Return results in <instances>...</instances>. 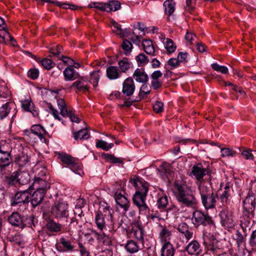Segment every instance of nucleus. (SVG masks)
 Returning a JSON list of instances; mask_svg holds the SVG:
<instances>
[{"instance_id":"nucleus-53","label":"nucleus","mask_w":256,"mask_h":256,"mask_svg":"<svg viewBox=\"0 0 256 256\" xmlns=\"http://www.w3.org/2000/svg\"><path fill=\"white\" fill-rule=\"evenodd\" d=\"M222 156H234L236 154V152L232 149L229 148H222L221 149Z\"/></svg>"},{"instance_id":"nucleus-3","label":"nucleus","mask_w":256,"mask_h":256,"mask_svg":"<svg viewBox=\"0 0 256 256\" xmlns=\"http://www.w3.org/2000/svg\"><path fill=\"white\" fill-rule=\"evenodd\" d=\"M130 182L136 188V192L132 200L141 212H146L148 208L146 203V199L148 191V184L140 177L130 178Z\"/></svg>"},{"instance_id":"nucleus-29","label":"nucleus","mask_w":256,"mask_h":256,"mask_svg":"<svg viewBox=\"0 0 256 256\" xmlns=\"http://www.w3.org/2000/svg\"><path fill=\"white\" fill-rule=\"evenodd\" d=\"M34 104L32 103L30 100H25L22 101V108L24 110L29 112L32 113L34 117L38 116V113L36 110L34 108Z\"/></svg>"},{"instance_id":"nucleus-62","label":"nucleus","mask_w":256,"mask_h":256,"mask_svg":"<svg viewBox=\"0 0 256 256\" xmlns=\"http://www.w3.org/2000/svg\"><path fill=\"white\" fill-rule=\"evenodd\" d=\"M79 251L81 256H90V252L87 250L83 244L80 242L78 243Z\"/></svg>"},{"instance_id":"nucleus-63","label":"nucleus","mask_w":256,"mask_h":256,"mask_svg":"<svg viewBox=\"0 0 256 256\" xmlns=\"http://www.w3.org/2000/svg\"><path fill=\"white\" fill-rule=\"evenodd\" d=\"M249 244L253 248H256V229L250 234Z\"/></svg>"},{"instance_id":"nucleus-13","label":"nucleus","mask_w":256,"mask_h":256,"mask_svg":"<svg viewBox=\"0 0 256 256\" xmlns=\"http://www.w3.org/2000/svg\"><path fill=\"white\" fill-rule=\"evenodd\" d=\"M30 194L28 190L17 192L14 196L12 197L10 200V204L12 206H15L18 204H25L30 202Z\"/></svg>"},{"instance_id":"nucleus-26","label":"nucleus","mask_w":256,"mask_h":256,"mask_svg":"<svg viewBox=\"0 0 256 256\" xmlns=\"http://www.w3.org/2000/svg\"><path fill=\"white\" fill-rule=\"evenodd\" d=\"M135 80L140 83H147L148 76L144 69L136 68L132 75Z\"/></svg>"},{"instance_id":"nucleus-7","label":"nucleus","mask_w":256,"mask_h":256,"mask_svg":"<svg viewBox=\"0 0 256 256\" xmlns=\"http://www.w3.org/2000/svg\"><path fill=\"white\" fill-rule=\"evenodd\" d=\"M50 213L58 220L67 218L69 214L68 204L62 200L56 202L51 208Z\"/></svg>"},{"instance_id":"nucleus-14","label":"nucleus","mask_w":256,"mask_h":256,"mask_svg":"<svg viewBox=\"0 0 256 256\" xmlns=\"http://www.w3.org/2000/svg\"><path fill=\"white\" fill-rule=\"evenodd\" d=\"M218 215L222 226L231 228L234 226V220L232 213L228 208L220 210Z\"/></svg>"},{"instance_id":"nucleus-51","label":"nucleus","mask_w":256,"mask_h":256,"mask_svg":"<svg viewBox=\"0 0 256 256\" xmlns=\"http://www.w3.org/2000/svg\"><path fill=\"white\" fill-rule=\"evenodd\" d=\"M20 235L19 234H16L8 237V241L10 242L16 244L18 246H20L22 244V241L20 240Z\"/></svg>"},{"instance_id":"nucleus-6","label":"nucleus","mask_w":256,"mask_h":256,"mask_svg":"<svg viewBox=\"0 0 256 256\" xmlns=\"http://www.w3.org/2000/svg\"><path fill=\"white\" fill-rule=\"evenodd\" d=\"M192 221L196 228H198L201 225L208 226L212 230H214L216 228L212 217L208 212H204L202 210H196L193 212Z\"/></svg>"},{"instance_id":"nucleus-15","label":"nucleus","mask_w":256,"mask_h":256,"mask_svg":"<svg viewBox=\"0 0 256 256\" xmlns=\"http://www.w3.org/2000/svg\"><path fill=\"white\" fill-rule=\"evenodd\" d=\"M115 232H116L101 231L99 232L96 230H92V233L96 238L98 242L106 246L112 245V240L110 237V234H112Z\"/></svg>"},{"instance_id":"nucleus-28","label":"nucleus","mask_w":256,"mask_h":256,"mask_svg":"<svg viewBox=\"0 0 256 256\" xmlns=\"http://www.w3.org/2000/svg\"><path fill=\"white\" fill-rule=\"evenodd\" d=\"M176 250L170 242L162 244L160 250L161 256H174Z\"/></svg>"},{"instance_id":"nucleus-43","label":"nucleus","mask_w":256,"mask_h":256,"mask_svg":"<svg viewBox=\"0 0 256 256\" xmlns=\"http://www.w3.org/2000/svg\"><path fill=\"white\" fill-rule=\"evenodd\" d=\"M90 134H88L86 129H82L74 134V138L75 140H87L89 138Z\"/></svg>"},{"instance_id":"nucleus-44","label":"nucleus","mask_w":256,"mask_h":256,"mask_svg":"<svg viewBox=\"0 0 256 256\" xmlns=\"http://www.w3.org/2000/svg\"><path fill=\"white\" fill-rule=\"evenodd\" d=\"M58 105L60 110V113L63 116H66V114H68V111L69 110L64 100V99L60 98L57 100Z\"/></svg>"},{"instance_id":"nucleus-49","label":"nucleus","mask_w":256,"mask_h":256,"mask_svg":"<svg viewBox=\"0 0 256 256\" xmlns=\"http://www.w3.org/2000/svg\"><path fill=\"white\" fill-rule=\"evenodd\" d=\"M99 71H94L91 73L90 82L92 84L94 87L98 86L100 78Z\"/></svg>"},{"instance_id":"nucleus-33","label":"nucleus","mask_w":256,"mask_h":256,"mask_svg":"<svg viewBox=\"0 0 256 256\" xmlns=\"http://www.w3.org/2000/svg\"><path fill=\"white\" fill-rule=\"evenodd\" d=\"M10 162L11 158L10 153L0 148V167L8 166Z\"/></svg>"},{"instance_id":"nucleus-36","label":"nucleus","mask_w":256,"mask_h":256,"mask_svg":"<svg viewBox=\"0 0 256 256\" xmlns=\"http://www.w3.org/2000/svg\"><path fill=\"white\" fill-rule=\"evenodd\" d=\"M165 14L168 16L172 15L175 10V2L173 0H166L163 4Z\"/></svg>"},{"instance_id":"nucleus-61","label":"nucleus","mask_w":256,"mask_h":256,"mask_svg":"<svg viewBox=\"0 0 256 256\" xmlns=\"http://www.w3.org/2000/svg\"><path fill=\"white\" fill-rule=\"evenodd\" d=\"M230 196V192L227 190H224L220 196L221 202L224 205L227 204L228 198Z\"/></svg>"},{"instance_id":"nucleus-18","label":"nucleus","mask_w":256,"mask_h":256,"mask_svg":"<svg viewBox=\"0 0 256 256\" xmlns=\"http://www.w3.org/2000/svg\"><path fill=\"white\" fill-rule=\"evenodd\" d=\"M23 216L18 212H14L8 216V222L12 226L22 229Z\"/></svg>"},{"instance_id":"nucleus-19","label":"nucleus","mask_w":256,"mask_h":256,"mask_svg":"<svg viewBox=\"0 0 256 256\" xmlns=\"http://www.w3.org/2000/svg\"><path fill=\"white\" fill-rule=\"evenodd\" d=\"M135 88L133 78L132 77L128 78L123 82L122 92L126 96H130L134 94Z\"/></svg>"},{"instance_id":"nucleus-60","label":"nucleus","mask_w":256,"mask_h":256,"mask_svg":"<svg viewBox=\"0 0 256 256\" xmlns=\"http://www.w3.org/2000/svg\"><path fill=\"white\" fill-rule=\"evenodd\" d=\"M39 76V71L36 68H31L28 72V76L32 80L36 79Z\"/></svg>"},{"instance_id":"nucleus-40","label":"nucleus","mask_w":256,"mask_h":256,"mask_svg":"<svg viewBox=\"0 0 256 256\" xmlns=\"http://www.w3.org/2000/svg\"><path fill=\"white\" fill-rule=\"evenodd\" d=\"M37 184L39 186H38L36 188H42L43 190L46 191V188H50L49 184L40 177H34V184L36 186Z\"/></svg>"},{"instance_id":"nucleus-58","label":"nucleus","mask_w":256,"mask_h":256,"mask_svg":"<svg viewBox=\"0 0 256 256\" xmlns=\"http://www.w3.org/2000/svg\"><path fill=\"white\" fill-rule=\"evenodd\" d=\"M105 4L104 2H94L88 5L90 8H95L101 11H105Z\"/></svg>"},{"instance_id":"nucleus-5","label":"nucleus","mask_w":256,"mask_h":256,"mask_svg":"<svg viewBox=\"0 0 256 256\" xmlns=\"http://www.w3.org/2000/svg\"><path fill=\"white\" fill-rule=\"evenodd\" d=\"M63 74L64 76V80L66 81H72L79 78L78 80L72 84V86L76 87L80 91L85 92L88 90L89 86L84 84V82L86 81V78H80L78 73L76 72L71 66L67 67L64 70Z\"/></svg>"},{"instance_id":"nucleus-38","label":"nucleus","mask_w":256,"mask_h":256,"mask_svg":"<svg viewBox=\"0 0 256 256\" xmlns=\"http://www.w3.org/2000/svg\"><path fill=\"white\" fill-rule=\"evenodd\" d=\"M106 72L108 78L110 80L116 79L120 76V73L118 72V68L115 66L108 67Z\"/></svg>"},{"instance_id":"nucleus-47","label":"nucleus","mask_w":256,"mask_h":256,"mask_svg":"<svg viewBox=\"0 0 256 256\" xmlns=\"http://www.w3.org/2000/svg\"><path fill=\"white\" fill-rule=\"evenodd\" d=\"M104 158L108 161L113 164H122L123 160L119 158H116L113 155L106 154L104 155Z\"/></svg>"},{"instance_id":"nucleus-48","label":"nucleus","mask_w":256,"mask_h":256,"mask_svg":"<svg viewBox=\"0 0 256 256\" xmlns=\"http://www.w3.org/2000/svg\"><path fill=\"white\" fill-rule=\"evenodd\" d=\"M164 46L168 54L174 52L176 49V46L174 45V42L172 40L169 38L166 39Z\"/></svg>"},{"instance_id":"nucleus-59","label":"nucleus","mask_w":256,"mask_h":256,"mask_svg":"<svg viewBox=\"0 0 256 256\" xmlns=\"http://www.w3.org/2000/svg\"><path fill=\"white\" fill-rule=\"evenodd\" d=\"M181 234L183 238H184L186 240V242H188L190 239L192 238L194 234V232L192 229L191 228H190L186 231L182 232Z\"/></svg>"},{"instance_id":"nucleus-57","label":"nucleus","mask_w":256,"mask_h":256,"mask_svg":"<svg viewBox=\"0 0 256 256\" xmlns=\"http://www.w3.org/2000/svg\"><path fill=\"white\" fill-rule=\"evenodd\" d=\"M42 66L46 70H50L54 66V63L49 58H44L41 61Z\"/></svg>"},{"instance_id":"nucleus-20","label":"nucleus","mask_w":256,"mask_h":256,"mask_svg":"<svg viewBox=\"0 0 256 256\" xmlns=\"http://www.w3.org/2000/svg\"><path fill=\"white\" fill-rule=\"evenodd\" d=\"M60 243L61 245L58 246L56 248L58 251L60 252H72L74 250V246L72 244L71 240H68L62 236L60 239Z\"/></svg>"},{"instance_id":"nucleus-31","label":"nucleus","mask_w":256,"mask_h":256,"mask_svg":"<svg viewBox=\"0 0 256 256\" xmlns=\"http://www.w3.org/2000/svg\"><path fill=\"white\" fill-rule=\"evenodd\" d=\"M18 177H6L5 182L8 184L9 187L11 186H18L19 185H24L27 184L30 178L26 179L24 181L21 178H18Z\"/></svg>"},{"instance_id":"nucleus-54","label":"nucleus","mask_w":256,"mask_h":256,"mask_svg":"<svg viewBox=\"0 0 256 256\" xmlns=\"http://www.w3.org/2000/svg\"><path fill=\"white\" fill-rule=\"evenodd\" d=\"M211 66L212 69L223 74H226L228 72V68L226 66H220L217 63H214Z\"/></svg>"},{"instance_id":"nucleus-10","label":"nucleus","mask_w":256,"mask_h":256,"mask_svg":"<svg viewBox=\"0 0 256 256\" xmlns=\"http://www.w3.org/2000/svg\"><path fill=\"white\" fill-rule=\"evenodd\" d=\"M114 192V198L116 204L122 208L124 212H126L130 206V202L125 195L126 192L122 184H118Z\"/></svg>"},{"instance_id":"nucleus-9","label":"nucleus","mask_w":256,"mask_h":256,"mask_svg":"<svg viewBox=\"0 0 256 256\" xmlns=\"http://www.w3.org/2000/svg\"><path fill=\"white\" fill-rule=\"evenodd\" d=\"M192 173L194 176H211L216 174L215 170L212 168V164L206 162L194 164L192 166Z\"/></svg>"},{"instance_id":"nucleus-32","label":"nucleus","mask_w":256,"mask_h":256,"mask_svg":"<svg viewBox=\"0 0 256 256\" xmlns=\"http://www.w3.org/2000/svg\"><path fill=\"white\" fill-rule=\"evenodd\" d=\"M168 204V198L166 194L158 196L156 201V206L159 210L161 211H166L168 212L167 206Z\"/></svg>"},{"instance_id":"nucleus-41","label":"nucleus","mask_w":256,"mask_h":256,"mask_svg":"<svg viewBox=\"0 0 256 256\" xmlns=\"http://www.w3.org/2000/svg\"><path fill=\"white\" fill-rule=\"evenodd\" d=\"M118 64L121 72H125L130 68L132 64L128 58H124L118 61Z\"/></svg>"},{"instance_id":"nucleus-11","label":"nucleus","mask_w":256,"mask_h":256,"mask_svg":"<svg viewBox=\"0 0 256 256\" xmlns=\"http://www.w3.org/2000/svg\"><path fill=\"white\" fill-rule=\"evenodd\" d=\"M256 202L255 196L252 192H249L245 200L243 201L244 212L248 218L254 217Z\"/></svg>"},{"instance_id":"nucleus-24","label":"nucleus","mask_w":256,"mask_h":256,"mask_svg":"<svg viewBox=\"0 0 256 256\" xmlns=\"http://www.w3.org/2000/svg\"><path fill=\"white\" fill-rule=\"evenodd\" d=\"M159 226L162 228V230L158 234V238L160 242L164 244L166 242H170V240L172 236V232L169 230L166 226H163L162 224H160Z\"/></svg>"},{"instance_id":"nucleus-1","label":"nucleus","mask_w":256,"mask_h":256,"mask_svg":"<svg viewBox=\"0 0 256 256\" xmlns=\"http://www.w3.org/2000/svg\"><path fill=\"white\" fill-rule=\"evenodd\" d=\"M200 196L202 203L206 210L216 207L218 196L213 192L211 180L204 177H194Z\"/></svg>"},{"instance_id":"nucleus-17","label":"nucleus","mask_w":256,"mask_h":256,"mask_svg":"<svg viewBox=\"0 0 256 256\" xmlns=\"http://www.w3.org/2000/svg\"><path fill=\"white\" fill-rule=\"evenodd\" d=\"M96 214L108 218L110 220H114L113 210L110 206L106 202H101L100 204L99 208L98 210L96 212Z\"/></svg>"},{"instance_id":"nucleus-46","label":"nucleus","mask_w":256,"mask_h":256,"mask_svg":"<svg viewBox=\"0 0 256 256\" xmlns=\"http://www.w3.org/2000/svg\"><path fill=\"white\" fill-rule=\"evenodd\" d=\"M114 146L112 143L108 144L106 142L102 140H97L96 142V146L104 150L108 151Z\"/></svg>"},{"instance_id":"nucleus-27","label":"nucleus","mask_w":256,"mask_h":256,"mask_svg":"<svg viewBox=\"0 0 256 256\" xmlns=\"http://www.w3.org/2000/svg\"><path fill=\"white\" fill-rule=\"evenodd\" d=\"M203 244L205 246V248L208 252H210L215 254H217L218 250L214 246V240L209 238L208 236L204 234H203Z\"/></svg>"},{"instance_id":"nucleus-52","label":"nucleus","mask_w":256,"mask_h":256,"mask_svg":"<svg viewBox=\"0 0 256 256\" xmlns=\"http://www.w3.org/2000/svg\"><path fill=\"white\" fill-rule=\"evenodd\" d=\"M122 49L124 50V54L128 55L132 48V45L130 42L127 40H124L122 44Z\"/></svg>"},{"instance_id":"nucleus-42","label":"nucleus","mask_w":256,"mask_h":256,"mask_svg":"<svg viewBox=\"0 0 256 256\" xmlns=\"http://www.w3.org/2000/svg\"><path fill=\"white\" fill-rule=\"evenodd\" d=\"M30 160L27 154H22L16 158L15 162L20 168L24 166Z\"/></svg>"},{"instance_id":"nucleus-34","label":"nucleus","mask_w":256,"mask_h":256,"mask_svg":"<svg viewBox=\"0 0 256 256\" xmlns=\"http://www.w3.org/2000/svg\"><path fill=\"white\" fill-rule=\"evenodd\" d=\"M144 51L148 54L154 56L155 55V50L152 41L150 40H144L142 42Z\"/></svg>"},{"instance_id":"nucleus-12","label":"nucleus","mask_w":256,"mask_h":256,"mask_svg":"<svg viewBox=\"0 0 256 256\" xmlns=\"http://www.w3.org/2000/svg\"><path fill=\"white\" fill-rule=\"evenodd\" d=\"M131 226L130 234L138 242L144 244V237L146 234V232L142 224L138 222H136L132 223Z\"/></svg>"},{"instance_id":"nucleus-2","label":"nucleus","mask_w":256,"mask_h":256,"mask_svg":"<svg viewBox=\"0 0 256 256\" xmlns=\"http://www.w3.org/2000/svg\"><path fill=\"white\" fill-rule=\"evenodd\" d=\"M174 194L177 200L186 206H192L196 203L194 192L186 184L182 177H177L174 182Z\"/></svg>"},{"instance_id":"nucleus-25","label":"nucleus","mask_w":256,"mask_h":256,"mask_svg":"<svg viewBox=\"0 0 256 256\" xmlns=\"http://www.w3.org/2000/svg\"><path fill=\"white\" fill-rule=\"evenodd\" d=\"M30 132L37 136L42 142L44 143L46 142V139L44 138V136L47 134V132L40 125L32 126L30 128Z\"/></svg>"},{"instance_id":"nucleus-22","label":"nucleus","mask_w":256,"mask_h":256,"mask_svg":"<svg viewBox=\"0 0 256 256\" xmlns=\"http://www.w3.org/2000/svg\"><path fill=\"white\" fill-rule=\"evenodd\" d=\"M186 250L190 255L198 256L202 250L200 244L196 240H192L186 246Z\"/></svg>"},{"instance_id":"nucleus-50","label":"nucleus","mask_w":256,"mask_h":256,"mask_svg":"<svg viewBox=\"0 0 256 256\" xmlns=\"http://www.w3.org/2000/svg\"><path fill=\"white\" fill-rule=\"evenodd\" d=\"M82 226V222H79L76 216L70 218V224H69L70 228H73L78 229V228H81Z\"/></svg>"},{"instance_id":"nucleus-37","label":"nucleus","mask_w":256,"mask_h":256,"mask_svg":"<svg viewBox=\"0 0 256 256\" xmlns=\"http://www.w3.org/2000/svg\"><path fill=\"white\" fill-rule=\"evenodd\" d=\"M124 248L130 254L138 252L140 250V246L136 242L130 240L127 241L125 244Z\"/></svg>"},{"instance_id":"nucleus-39","label":"nucleus","mask_w":256,"mask_h":256,"mask_svg":"<svg viewBox=\"0 0 256 256\" xmlns=\"http://www.w3.org/2000/svg\"><path fill=\"white\" fill-rule=\"evenodd\" d=\"M12 104L8 102L0 108V118L2 120L8 116L11 110Z\"/></svg>"},{"instance_id":"nucleus-56","label":"nucleus","mask_w":256,"mask_h":256,"mask_svg":"<svg viewBox=\"0 0 256 256\" xmlns=\"http://www.w3.org/2000/svg\"><path fill=\"white\" fill-rule=\"evenodd\" d=\"M136 60L138 64H145L148 62V57L144 54L140 53L136 56Z\"/></svg>"},{"instance_id":"nucleus-23","label":"nucleus","mask_w":256,"mask_h":256,"mask_svg":"<svg viewBox=\"0 0 256 256\" xmlns=\"http://www.w3.org/2000/svg\"><path fill=\"white\" fill-rule=\"evenodd\" d=\"M38 220L34 214L24 216L22 229L25 228H33L38 224Z\"/></svg>"},{"instance_id":"nucleus-8","label":"nucleus","mask_w":256,"mask_h":256,"mask_svg":"<svg viewBox=\"0 0 256 256\" xmlns=\"http://www.w3.org/2000/svg\"><path fill=\"white\" fill-rule=\"evenodd\" d=\"M58 158L63 164L68 165L76 174L80 176L84 174L82 166L76 162L74 158L64 153L58 154Z\"/></svg>"},{"instance_id":"nucleus-45","label":"nucleus","mask_w":256,"mask_h":256,"mask_svg":"<svg viewBox=\"0 0 256 256\" xmlns=\"http://www.w3.org/2000/svg\"><path fill=\"white\" fill-rule=\"evenodd\" d=\"M150 88L146 83L144 84L139 92L140 100L144 98L145 96L150 94Z\"/></svg>"},{"instance_id":"nucleus-4","label":"nucleus","mask_w":256,"mask_h":256,"mask_svg":"<svg viewBox=\"0 0 256 256\" xmlns=\"http://www.w3.org/2000/svg\"><path fill=\"white\" fill-rule=\"evenodd\" d=\"M94 222L97 228L100 231L116 232V230L122 227L126 228V226H124L123 224V220L122 219L120 222H117L114 220H110V219L96 214Z\"/></svg>"},{"instance_id":"nucleus-55","label":"nucleus","mask_w":256,"mask_h":256,"mask_svg":"<svg viewBox=\"0 0 256 256\" xmlns=\"http://www.w3.org/2000/svg\"><path fill=\"white\" fill-rule=\"evenodd\" d=\"M247 234H242L240 230H238L235 235V240L236 241L237 244L240 245L242 244L246 239Z\"/></svg>"},{"instance_id":"nucleus-16","label":"nucleus","mask_w":256,"mask_h":256,"mask_svg":"<svg viewBox=\"0 0 256 256\" xmlns=\"http://www.w3.org/2000/svg\"><path fill=\"white\" fill-rule=\"evenodd\" d=\"M46 194V190L42 188H36L32 194L30 195V202L32 206L36 208L42 202Z\"/></svg>"},{"instance_id":"nucleus-21","label":"nucleus","mask_w":256,"mask_h":256,"mask_svg":"<svg viewBox=\"0 0 256 256\" xmlns=\"http://www.w3.org/2000/svg\"><path fill=\"white\" fill-rule=\"evenodd\" d=\"M156 170L158 172V174L162 176H174L176 174L172 166L166 162H163L159 168H156Z\"/></svg>"},{"instance_id":"nucleus-30","label":"nucleus","mask_w":256,"mask_h":256,"mask_svg":"<svg viewBox=\"0 0 256 256\" xmlns=\"http://www.w3.org/2000/svg\"><path fill=\"white\" fill-rule=\"evenodd\" d=\"M46 229L52 232H58L61 230L62 225L56 222L54 220L48 219L46 224Z\"/></svg>"},{"instance_id":"nucleus-64","label":"nucleus","mask_w":256,"mask_h":256,"mask_svg":"<svg viewBox=\"0 0 256 256\" xmlns=\"http://www.w3.org/2000/svg\"><path fill=\"white\" fill-rule=\"evenodd\" d=\"M164 104L162 102L157 101L153 106L154 110L156 113L160 112L163 110Z\"/></svg>"},{"instance_id":"nucleus-35","label":"nucleus","mask_w":256,"mask_h":256,"mask_svg":"<svg viewBox=\"0 0 256 256\" xmlns=\"http://www.w3.org/2000/svg\"><path fill=\"white\" fill-rule=\"evenodd\" d=\"M105 4V11L110 12L111 11H116L120 8V3L116 0H110Z\"/></svg>"}]
</instances>
